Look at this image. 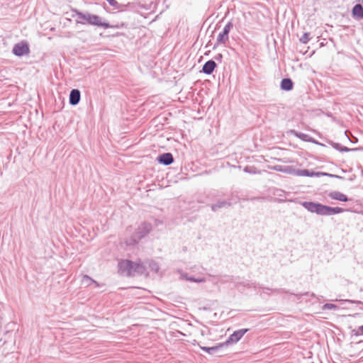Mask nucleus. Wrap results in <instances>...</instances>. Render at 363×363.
Listing matches in <instances>:
<instances>
[{
	"label": "nucleus",
	"instance_id": "1",
	"mask_svg": "<svg viewBox=\"0 0 363 363\" xmlns=\"http://www.w3.org/2000/svg\"><path fill=\"white\" fill-rule=\"evenodd\" d=\"M301 204L308 211L319 216H332L345 211V209L340 207H331L314 201H303Z\"/></svg>",
	"mask_w": 363,
	"mask_h": 363
},
{
	"label": "nucleus",
	"instance_id": "2",
	"mask_svg": "<svg viewBox=\"0 0 363 363\" xmlns=\"http://www.w3.org/2000/svg\"><path fill=\"white\" fill-rule=\"evenodd\" d=\"M152 230V225L147 222L141 223L135 231L128 238L125 243L128 246H133L138 244L143 238L146 237Z\"/></svg>",
	"mask_w": 363,
	"mask_h": 363
},
{
	"label": "nucleus",
	"instance_id": "3",
	"mask_svg": "<svg viewBox=\"0 0 363 363\" xmlns=\"http://www.w3.org/2000/svg\"><path fill=\"white\" fill-rule=\"evenodd\" d=\"M135 262L128 259L121 260L118 262V272L127 276H135Z\"/></svg>",
	"mask_w": 363,
	"mask_h": 363
},
{
	"label": "nucleus",
	"instance_id": "4",
	"mask_svg": "<svg viewBox=\"0 0 363 363\" xmlns=\"http://www.w3.org/2000/svg\"><path fill=\"white\" fill-rule=\"evenodd\" d=\"M86 23L91 25V26L102 27L104 28H118L123 26V23H122L121 26H112L107 22H102L101 18L99 16L95 15V14H91V13H88Z\"/></svg>",
	"mask_w": 363,
	"mask_h": 363
},
{
	"label": "nucleus",
	"instance_id": "5",
	"mask_svg": "<svg viewBox=\"0 0 363 363\" xmlns=\"http://www.w3.org/2000/svg\"><path fill=\"white\" fill-rule=\"evenodd\" d=\"M233 23L232 21H228L224 26L223 31L220 33L217 37L216 43L213 47V49H216L219 44H225L229 39V33L230 29L233 28Z\"/></svg>",
	"mask_w": 363,
	"mask_h": 363
},
{
	"label": "nucleus",
	"instance_id": "6",
	"mask_svg": "<svg viewBox=\"0 0 363 363\" xmlns=\"http://www.w3.org/2000/svg\"><path fill=\"white\" fill-rule=\"evenodd\" d=\"M249 330L250 329L248 328H242L235 330L223 343L224 344L225 347H227L231 344L237 343Z\"/></svg>",
	"mask_w": 363,
	"mask_h": 363
},
{
	"label": "nucleus",
	"instance_id": "7",
	"mask_svg": "<svg viewBox=\"0 0 363 363\" xmlns=\"http://www.w3.org/2000/svg\"><path fill=\"white\" fill-rule=\"evenodd\" d=\"M12 52L17 57L28 55L30 52L28 43L26 41H21V43L15 44L13 47Z\"/></svg>",
	"mask_w": 363,
	"mask_h": 363
},
{
	"label": "nucleus",
	"instance_id": "8",
	"mask_svg": "<svg viewBox=\"0 0 363 363\" xmlns=\"http://www.w3.org/2000/svg\"><path fill=\"white\" fill-rule=\"evenodd\" d=\"M291 133L296 138L301 139L303 141L311 142V143H313L314 144H316V145H320V146H325V145H323L321 143H319L318 141L315 140L314 138H311V136H309L307 134H305V133H301V132H298V131H296V130H291Z\"/></svg>",
	"mask_w": 363,
	"mask_h": 363
},
{
	"label": "nucleus",
	"instance_id": "9",
	"mask_svg": "<svg viewBox=\"0 0 363 363\" xmlns=\"http://www.w3.org/2000/svg\"><path fill=\"white\" fill-rule=\"evenodd\" d=\"M157 160L160 164L167 166L174 162V157L172 153L165 152L160 155Z\"/></svg>",
	"mask_w": 363,
	"mask_h": 363
},
{
	"label": "nucleus",
	"instance_id": "10",
	"mask_svg": "<svg viewBox=\"0 0 363 363\" xmlns=\"http://www.w3.org/2000/svg\"><path fill=\"white\" fill-rule=\"evenodd\" d=\"M353 19L360 21L363 19V6L361 4H355L351 10Z\"/></svg>",
	"mask_w": 363,
	"mask_h": 363
},
{
	"label": "nucleus",
	"instance_id": "11",
	"mask_svg": "<svg viewBox=\"0 0 363 363\" xmlns=\"http://www.w3.org/2000/svg\"><path fill=\"white\" fill-rule=\"evenodd\" d=\"M81 99V92L77 89H73L69 93V103L72 106H77Z\"/></svg>",
	"mask_w": 363,
	"mask_h": 363
},
{
	"label": "nucleus",
	"instance_id": "12",
	"mask_svg": "<svg viewBox=\"0 0 363 363\" xmlns=\"http://www.w3.org/2000/svg\"><path fill=\"white\" fill-rule=\"evenodd\" d=\"M217 67V64L213 60H209L204 63L202 67V72L208 75L211 74L216 67Z\"/></svg>",
	"mask_w": 363,
	"mask_h": 363
},
{
	"label": "nucleus",
	"instance_id": "13",
	"mask_svg": "<svg viewBox=\"0 0 363 363\" xmlns=\"http://www.w3.org/2000/svg\"><path fill=\"white\" fill-rule=\"evenodd\" d=\"M225 345L223 342L218 343L215 346L213 347H200L201 350L203 352H206V353L209 354H215L217 352H218L221 348L224 347Z\"/></svg>",
	"mask_w": 363,
	"mask_h": 363
},
{
	"label": "nucleus",
	"instance_id": "14",
	"mask_svg": "<svg viewBox=\"0 0 363 363\" xmlns=\"http://www.w3.org/2000/svg\"><path fill=\"white\" fill-rule=\"evenodd\" d=\"M328 196L332 199L337 200V201H343V202H347L349 201V199L346 195H345L344 194H342L340 191H334L330 192L328 194Z\"/></svg>",
	"mask_w": 363,
	"mask_h": 363
},
{
	"label": "nucleus",
	"instance_id": "15",
	"mask_svg": "<svg viewBox=\"0 0 363 363\" xmlns=\"http://www.w3.org/2000/svg\"><path fill=\"white\" fill-rule=\"evenodd\" d=\"M280 88L286 91H291L294 88V82L290 78H284L281 81Z\"/></svg>",
	"mask_w": 363,
	"mask_h": 363
},
{
	"label": "nucleus",
	"instance_id": "16",
	"mask_svg": "<svg viewBox=\"0 0 363 363\" xmlns=\"http://www.w3.org/2000/svg\"><path fill=\"white\" fill-rule=\"evenodd\" d=\"M320 174H322L320 172H314L309 169H298V172L297 173V176L309 177H320Z\"/></svg>",
	"mask_w": 363,
	"mask_h": 363
},
{
	"label": "nucleus",
	"instance_id": "17",
	"mask_svg": "<svg viewBox=\"0 0 363 363\" xmlns=\"http://www.w3.org/2000/svg\"><path fill=\"white\" fill-rule=\"evenodd\" d=\"M329 144L333 146V148L335 150L340 151V152H351V151H357L359 149L358 148H349L347 147H345L341 145L340 143H335L333 141H329Z\"/></svg>",
	"mask_w": 363,
	"mask_h": 363
},
{
	"label": "nucleus",
	"instance_id": "18",
	"mask_svg": "<svg viewBox=\"0 0 363 363\" xmlns=\"http://www.w3.org/2000/svg\"><path fill=\"white\" fill-rule=\"evenodd\" d=\"M231 206L230 202L226 201H219L216 203H213L211 206V208L213 211L216 212L219 208H227L230 207Z\"/></svg>",
	"mask_w": 363,
	"mask_h": 363
},
{
	"label": "nucleus",
	"instance_id": "19",
	"mask_svg": "<svg viewBox=\"0 0 363 363\" xmlns=\"http://www.w3.org/2000/svg\"><path fill=\"white\" fill-rule=\"evenodd\" d=\"M72 12L74 13L79 18L83 21H77V23L85 24L87 22V16L89 13H84L77 9H72Z\"/></svg>",
	"mask_w": 363,
	"mask_h": 363
},
{
	"label": "nucleus",
	"instance_id": "20",
	"mask_svg": "<svg viewBox=\"0 0 363 363\" xmlns=\"http://www.w3.org/2000/svg\"><path fill=\"white\" fill-rule=\"evenodd\" d=\"M182 277L187 280V281H192V282H196V283H204L206 281V279L204 277H198V278H195L194 277H192V276H189L187 274H182Z\"/></svg>",
	"mask_w": 363,
	"mask_h": 363
},
{
	"label": "nucleus",
	"instance_id": "21",
	"mask_svg": "<svg viewBox=\"0 0 363 363\" xmlns=\"http://www.w3.org/2000/svg\"><path fill=\"white\" fill-rule=\"evenodd\" d=\"M82 281L84 284H86V286H90L92 284H94L96 287L99 286L96 281L86 274L83 276Z\"/></svg>",
	"mask_w": 363,
	"mask_h": 363
},
{
	"label": "nucleus",
	"instance_id": "22",
	"mask_svg": "<svg viewBox=\"0 0 363 363\" xmlns=\"http://www.w3.org/2000/svg\"><path fill=\"white\" fill-rule=\"evenodd\" d=\"M111 6L114 9H118L119 11H123V9L128 5L119 4L116 0H106Z\"/></svg>",
	"mask_w": 363,
	"mask_h": 363
},
{
	"label": "nucleus",
	"instance_id": "23",
	"mask_svg": "<svg viewBox=\"0 0 363 363\" xmlns=\"http://www.w3.org/2000/svg\"><path fill=\"white\" fill-rule=\"evenodd\" d=\"M243 171L246 173L250 174H261V171L257 169V167L255 166H246Z\"/></svg>",
	"mask_w": 363,
	"mask_h": 363
},
{
	"label": "nucleus",
	"instance_id": "24",
	"mask_svg": "<svg viewBox=\"0 0 363 363\" xmlns=\"http://www.w3.org/2000/svg\"><path fill=\"white\" fill-rule=\"evenodd\" d=\"M298 172V169H295L293 166L286 165V166H284V169L283 173L297 176Z\"/></svg>",
	"mask_w": 363,
	"mask_h": 363
},
{
	"label": "nucleus",
	"instance_id": "25",
	"mask_svg": "<svg viewBox=\"0 0 363 363\" xmlns=\"http://www.w3.org/2000/svg\"><path fill=\"white\" fill-rule=\"evenodd\" d=\"M259 288L260 289H265L267 290H269V291H272L273 293L274 294H281V293H286V294H288L289 291H286L285 289H282V288H279V289H270V288H264L262 287V286H259Z\"/></svg>",
	"mask_w": 363,
	"mask_h": 363
},
{
	"label": "nucleus",
	"instance_id": "26",
	"mask_svg": "<svg viewBox=\"0 0 363 363\" xmlns=\"http://www.w3.org/2000/svg\"><path fill=\"white\" fill-rule=\"evenodd\" d=\"M144 271H145V267L143 265V264L135 262V274H143Z\"/></svg>",
	"mask_w": 363,
	"mask_h": 363
},
{
	"label": "nucleus",
	"instance_id": "27",
	"mask_svg": "<svg viewBox=\"0 0 363 363\" xmlns=\"http://www.w3.org/2000/svg\"><path fill=\"white\" fill-rule=\"evenodd\" d=\"M149 267L152 272L157 273L160 270V266L155 261H151L149 264Z\"/></svg>",
	"mask_w": 363,
	"mask_h": 363
},
{
	"label": "nucleus",
	"instance_id": "28",
	"mask_svg": "<svg viewBox=\"0 0 363 363\" xmlns=\"http://www.w3.org/2000/svg\"><path fill=\"white\" fill-rule=\"evenodd\" d=\"M322 309L323 311H326V310H338L339 309V306L337 305H335V304H333V303H325L322 306Z\"/></svg>",
	"mask_w": 363,
	"mask_h": 363
},
{
	"label": "nucleus",
	"instance_id": "29",
	"mask_svg": "<svg viewBox=\"0 0 363 363\" xmlns=\"http://www.w3.org/2000/svg\"><path fill=\"white\" fill-rule=\"evenodd\" d=\"M310 40V33H304L303 35L300 38L299 41L303 44H306Z\"/></svg>",
	"mask_w": 363,
	"mask_h": 363
},
{
	"label": "nucleus",
	"instance_id": "30",
	"mask_svg": "<svg viewBox=\"0 0 363 363\" xmlns=\"http://www.w3.org/2000/svg\"><path fill=\"white\" fill-rule=\"evenodd\" d=\"M321 174H320V177L324 176V177H328L330 178H337L339 179H344V177L342 176H339V175H336V174H330V173H327V172H321Z\"/></svg>",
	"mask_w": 363,
	"mask_h": 363
},
{
	"label": "nucleus",
	"instance_id": "31",
	"mask_svg": "<svg viewBox=\"0 0 363 363\" xmlns=\"http://www.w3.org/2000/svg\"><path fill=\"white\" fill-rule=\"evenodd\" d=\"M275 171L284 172V166L282 165H275L273 168Z\"/></svg>",
	"mask_w": 363,
	"mask_h": 363
},
{
	"label": "nucleus",
	"instance_id": "32",
	"mask_svg": "<svg viewBox=\"0 0 363 363\" xmlns=\"http://www.w3.org/2000/svg\"><path fill=\"white\" fill-rule=\"evenodd\" d=\"M214 59L216 60V61H218V62H221L222 60H223V55L221 53H218L217 54L215 57H214Z\"/></svg>",
	"mask_w": 363,
	"mask_h": 363
},
{
	"label": "nucleus",
	"instance_id": "33",
	"mask_svg": "<svg viewBox=\"0 0 363 363\" xmlns=\"http://www.w3.org/2000/svg\"><path fill=\"white\" fill-rule=\"evenodd\" d=\"M340 301H345V302H350V303H357V304H362L363 303L360 301H353V300H349V299H347V300H340Z\"/></svg>",
	"mask_w": 363,
	"mask_h": 363
},
{
	"label": "nucleus",
	"instance_id": "34",
	"mask_svg": "<svg viewBox=\"0 0 363 363\" xmlns=\"http://www.w3.org/2000/svg\"><path fill=\"white\" fill-rule=\"evenodd\" d=\"M358 333L363 335V325L359 327Z\"/></svg>",
	"mask_w": 363,
	"mask_h": 363
},
{
	"label": "nucleus",
	"instance_id": "35",
	"mask_svg": "<svg viewBox=\"0 0 363 363\" xmlns=\"http://www.w3.org/2000/svg\"><path fill=\"white\" fill-rule=\"evenodd\" d=\"M247 287H254L255 288L256 287V283H252L250 285V284H247L246 285Z\"/></svg>",
	"mask_w": 363,
	"mask_h": 363
},
{
	"label": "nucleus",
	"instance_id": "36",
	"mask_svg": "<svg viewBox=\"0 0 363 363\" xmlns=\"http://www.w3.org/2000/svg\"><path fill=\"white\" fill-rule=\"evenodd\" d=\"M309 295V292H306L305 294H300L299 296H308Z\"/></svg>",
	"mask_w": 363,
	"mask_h": 363
},
{
	"label": "nucleus",
	"instance_id": "37",
	"mask_svg": "<svg viewBox=\"0 0 363 363\" xmlns=\"http://www.w3.org/2000/svg\"><path fill=\"white\" fill-rule=\"evenodd\" d=\"M350 141H351V143H355L357 141V139L354 138V139L350 140Z\"/></svg>",
	"mask_w": 363,
	"mask_h": 363
},
{
	"label": "nucleus",
	"instance_id": "38",
	"mask_svg": "<svg viewBox=\"0 0 363 363\" xmlns=\"http://www.w3.org/2000/svg\"><path fill=\"white\" fill-rule=\"evenodd\" d=\"M350 141H351V143H355L357 141V139L354 138V139L350 140Z\"/></svg>",
	"mask_w": 363,
	"mask_h": 363
},
{
	"label": "nucleus",
	"instance_id": "39",
	"mask_svg": "<svg viewBox=\"0 0 363 363\" xmlns=\"http://www.w3.org/2000/svg\"><path fill=\"white\" fill-rule=\"evenodd\" d=\"M310 296H311V297H313V298H315V294H313V293L310 294Z\"/></svg>",
	"mask_w": 363,
	"mask_h": 363
},
{
	"label": "nucleus",
	"instance_id": "40",
	"mask_svg": "<svg viewBox=\"0 0 363 363\" xmlns=\"http://www.w3.org/2000/svg\"><path fill=\"white\" fill-rule=\"evenodd\" d=\"M347 132H348L347 130H346V131L345 132V135H347V137H348V135H347Z\"/></svg>",
	"mask_w": 363,
	"mask_h": 363
},
{
	"label": "nucleus",
	"instance_id": "41",
	"mask_svg": "<svg viewBox=\"0 0 363 363\" xmlns=\"http://www.w3.org/2000/svg\"><path fill=\"white\" fill-rule=\"evenodd\" d=\"M291 295L296 296H298V295H297V294H294V293H291Z\"/></svg>",
	"mask_w": 363,
	"mask_h": 363
}]
</instances>
